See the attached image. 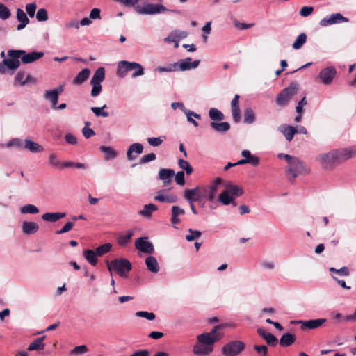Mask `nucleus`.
Returning <instances> with one entry per match:
<instances>
[{"label":"nucleus","instance_id":"obj_1","mask_svg":"<svg viewBox=\"0 0 356 356\" xmlns=\"http://www.w3.org/2000/svg\"><path fill=\"white\" fill-rule=\"evenodd\" d=\"M222 337L219 326L214 327L209 332L197 335V343L193 346V353L197 356H207L213 352L214 343Z\"/></svg>","mask_w":356,"mask_h":356},{"label":"nucleus","instance_id":"obj_2","mask_svg":"<svg viewBox=\"0 0 356 356\" xmlns=\"http://www.w3.org/2000/svg\"><path fill=\"white\" fill-rule=\"evenodd\" d=\"M24 50H9L8 58L0 63V74H5L8 70H15L20 66L19 58Z\"/></svg>","mask_w":356,"mask_h":356},{"label":"nucleus","instance_id":"obj_3","mask_svg":"<svg viewBox=\"0 0 356 356\" xmlns=\"http://www.w3.org/2000/svg\"><path fill=\"white\" fill-rule=\"evenodd\" d=\"M108 270L112 276V271H115L121 277H126L127 272L131 269V264L126 259H115L111 262L106 261Z\"/></svg>","mask_w":356,"mask_h":356},{"label":"nucleus","instance_id":"obj_4","mask_svg":"<svg viewBox=\"0 0 356 356\" xmlns=\"http://www.w3.org/2000/svg\"><path fill=\"white\" fill-rule=\"evenodd\" d=\"M300 88L299 83L292 82L289 86L284 88L277 96L276 103L278 106H284L287 105L291 97L298 93Z\"/></svg>","mask_w":356,"mask_h":356},{"label":"nucleus","instance_id":"obj_5","mask_svg":"<svg viewBox=\"0 0 356 356\" xmlns=\"http://www.w3.org/2000/svg\"><path fill=\"white\" fill-rule=\"evenodd\" d=\"M105 79V69L102 67H99L94 73L91 80L92 85L91 96L95 97L98 96L102 90L101 83Z\"/></svg>","mask_w":356,"mask_h":356},{"label":"nucleus","instance_id":"obj_6","mask_svg":"<svg viewBox=\"0 0 356 356\" xmlns=\"http://www.w3.org/2000/svg\"><path fill=\"white\" fill-rule=\"evenodd\" d=\"M309 170L306 168L304 163L298 158L296 157L288 163L286 172L291 175L295 179L298 175L302 173H307Z\"/></svg>","mask_w":356,"mask_h":356},{"label":"nucleus","instance_id":"obj_7","mask_svg":"<svg viewBox=\"0 0 356 356\" xmlns=\"http://www.w3.org/2000/svg\"><path fill=\"white\" fill-rule=\"evenodd\" d=\"M136 11L141 15H156L168 11V8L159 3H147L143 6H138Z\"/></svg>","mask_w":356,"mask_h":356},{"label":"nucleus","instance_id":"obj_8","mask_svg":"<svg viewBox=\"0 0 356 356\" xmlns=\"http://www.w3.org/2000/svg\"><path fill=\"white\" fill-rule=\"evenodd\" d=\"M245 348V343L241 341H232L226 343L222 348L225 356H235L240 354Z\"/></svg>","mask_w":356,"mask_h":356},{"label":"nucleus","instance_id":"obj_9","mask_svg":"<svg viewBox=\"0 0 356 356\" xmlns=\"http://www.w3.org/2000/svg\"><path fill=\"white\" fill-rule=\"evenodd\" d=\"M337 75L336 69L332 67H327L321 70L318 74V78L325 85H330Z\"/></svg>","mask_w":356,"mask_h":356},{"label":"nucleus","instance_id":"obj_10","mask_svg":"<svg viewBox=\"0 0 356 356\" xmlns=\"http://www.w3.org/2000/svg\"><path fill=\"white\" fill-rule=\"evenodd\" d=\"M200 62V60H195L192 62V59L189 57L185 59H181L179 61L175 63L176 72H183L191 69H195L199 65Z\"/></svg>","mask_w":356,"mask_h":356},{"label":"nucleus","instance_id":"obj_11","mask_svg":"<svg viewBox=\"0 0 356 356\" xmlns=\"http://www.w3.org/2000/svg\"><path fill=\"white\" fill-rule=\"evenodd\" d=\"M348 19L343 17L341 13H337L334 14H332L326 17L323 18L319 24L321 26H327L331 24L342 23V22H348Z\"/></svg>","mask_w":356,"mask_h":356},{"label":"nucleus","instance_id":"obj_12","mask_svg":"<svg viewBox=\"0 0 356 356\" xmlns=\"http://www.w3.org/2000/svg\"><path fill=\"white\" fill-rule=\"evenodd\" d=\"M135 246L137 250L144 253L152 254L154 252L152 243L147 241V237H140L135 241Z\"/></svg>","mask_w":356,"mask_h":356},{"label":"nucleus","instance_id":"obj_13","mask_svg":"<svg viewBox=\"0 0 356 356\" xmlns=\"http://www.w3.org/2000/svg\"><path fill=\"white\" fill-rule=\"evenodd\" d=\"M316 160L320 162L321 165L325 168H327L332 166L334 164H337V161L335 158V154L334 150L327 153L320 154L316 157Z\"/></svg>","mask_w":356,"mask_h":356},{"label":"nucleus","instance_id":"obj_14","mask_svg":"<svg viewBox=\"0 0 356 356\" xmlns=\"http://www.w3.org/2000/svg\"><path fill=\"white\" fill-rule=\"evenodd\" d=\"M135 66H138L136 62L121 60L118 64L117 75L120 78H124L127 72L134 70Z\"/></svg>","mask_w":356,"mask_h":356},{"label":"nucleus","instance_id":"obj_15","mask_svg":"<svg viewBox=\"0 0 356 356\" xmlns=\"http://www.w3.org/2000/svg\"><path fill=\"white\" fill-rule=\"evenodd\" d=\"M326 321V318H316L308 321L300 320L298 321L297 323L301 325V328L302 330L305 328L309 330H314L321 327L323 325V323H325Z\"/></svg>","mask_w":356,"mask_h":356},{"label":"nucleus","instance_id":"obj_16","mask_svg":"<svg viewBox=\"0 0 356 356\" xmlns=\"http://www.w3.org/2000/svg\"><path fill=\"white\" fill-rule=\"evenodd\" d=\"M154 200L160 202L175 203L177 201L178 197L176 195L165 193V190H160L154 197Z\"/></svg>","mask_w":356,"mask_h":356},{"label":"nucleus","instance_id":"obj_17","mask_svg":"<svg viewBox=\"0 0 356 356\" xmlns=\"http://www.w3.org/2000/svg\"><path fill=\"white\" fill-rule=\"evenodd\" d=\"M239 99L238 95H235L234 97L231 102L232 116L235 123H238L241 121V111L239 108Z\"/></svg>","mask_w":356,"mask_h":356},{"label":"nucleus","instance_id":"obj_18","mask_svg":"<svg viewBox=\"0 0 356 356\" xmlns=\"http://www.w3.org/2000/svg\"><path fill=\"white\" fill-rule=\"evenodd\" d=\"M184 198L188 202H199L200 203V188L197 186L184 191Z\"/></svg>","mask_w":356,"mask_h":356},{"label":"nucleus","instance_id":"obj_19","mask_svg":"<svg viewBox=\"0 0 356 356\" xmlns=\"http://www.w3.org/2000/svg\"><path fill=\"white\" fill-rule=\"evenodd\" d=\"M184 214L185 210L184 209L177 205L172 207L170 222L173 225L174 228L177 229L175 225L179 224L181 222L179 216H184Z\"/></svg>","mask_w":356,"mask_h":356},{"label":"nucleus","instance_id":"obj_20","mask_svg":"<svg viewBox=\"0 0 356 356\" xmlns=\"http://www.w3.org/2000/svg\"><path fill=\"white\" fill-rule=\"evenodd\" d=\"M280 131L285 137L287 141H291L294 135L298 133V129L288 124H281L278 127Z\"/></svg>","mask_w":356,"mask_h":356},{"label":"nucleus","instance_id":"obj_21","mask_svg":"<svg viewBox=\"0 0 356 356\" xmlns=\"http://www.w3.org/2000/svg\"><path fill=\"white\" fill-rule=\"evenodd\" d=\"M174 176L175 171L172 169L161 168L159 172V179L163 181L164 186L171 184Z\"/></svg>","mask_w":356,"mask_h":356},{"label":"nucleus","instance_id":"obj_22","mask_svg":"<svg viewBox=\"0 0 356 356\" xmlns=\"http://www.w3.org/2000/svg\"><path fill=\"white\" fill-rule=\"evenodd\" d=\"M335 154V158L337 163H340L350 159L353 155L354 152L350 149H341L334 150Z\"/></svg>","mask_w":356,"mask_h":356},{"label":"nucleus","instance_id":"obj_23","mask_svg":"<svg viewBox=\"0 0 356 356\" xmlns=\"http://www.w3.org/2000/svg\"><path fill=\"white\" fill-rule=\"evenodd\" d=\"M43 56H44V53L42 51L41 52L33 51V52H30V53H26L24 51V53L22 54L20 58L22 60V62L24 64H29V63H33L35 60L42 58Z\"/></svg>","mask_w":356,"mask_h":356},{"label":"nucleus","instance_id":"obj_24","mask_svg":"<svg viewBox=\"0 0 356 356\" xmlns=\"http://www.w3.org/2000/svg\"><path fill=\"white\" fill-rule=\"evenodd\" d=\"M257 333L269 346L274 347L277 344V339L273 334L266 331L264 329L258 328Z\"/></svg>","mask_w":356,"mask_h":356},{"label":"nucleus","instance_id":"obj_25","mask_svg":"<svg viewBox=\"0 0 356 356\" xmlns=\"http://www.w3.org/2000/svg\"><path fill=\"white\" fill-rule=\"evenodd\" d=\"M39 230V225L35 222L24 221L22 225V231L24 234L31 235L35 234Z\"/></svg>","mask_w":356,"mask_h":356},{"label":"nucleus","instance_id":"obj_26","mask_svg":"<svg viewBox=\"0 0 356 356\" xmlns=\"http://www.w3.org/2000/svg\"><path fill=\"white\" fill-rule=\"evenodd\" d=\"M143 146L142 144L138 143H135L131 145L127 152V157L129 161H134L136 159V156L133 155V152H135L137 154H140L143 153Z\"/></svg>","mask_w":356,"mask_h":356},{"label":"nucleus","instance_id":"obj_27","mask_svg":"<svg viewBox=\"0 0 356 356\" xmlns=\"http://www.w3.org/2000/svg\"><path fill=\"white\" fill-rule=\"evenodd\" d=\"M199 188H200V203L202 202V204H204V200H207L209 202L212 203L216 197L213 195V193L209 190V188L207 186H199Z\"/></svg>","mask_w":356,"mask_h":356},{"label":"nucleus","instance_id":"obj_28","mask_svg":"<svg viewBox=\"0 0 356 356\" xmlns=\"http://www.w3.org/2000/svg\"><path fill=\"white\" fill-rule=\"evenodd\" d=\"M15 84H19L20 86H24L29 83L33 82L35 83L34 78L31 75H27L26 78H24V72L22 71H19L15 77Z\"/></svg>","mask_w":356,"mask_h":356},{"label":"nucleus","instance_id":"obj_29","mask_svg":"<svg viewBox=\"0 0 356 356\" xmlns=\"http://www.w3.org/2000/svg\"><path fill=\"white\" fill-rule=\"evenodd\" d=\"M17 19L19 22V24L17 26V30L20 31L25 28V26L29 24V20L27 17L26 14L24 13L23 10L21 8L17 9Z\"/></svg>","mask_w":356,"mask_h":356},{"label":"nucleus","instance_id":"obj_30","mask_svg":"<svg viewBox=\"0 0 356 356\" xmlns=\"http://www.w3.org/2000/svg\"><path fill=\"white\" fill-rule=\"evenodd\" d=\"M90 70L88 68H84L80 71L78 74L73 79V84L81 85L83 84L90 76Z\"/></svg>","mask_w":356,"mask_h":356},{"label":"nucleus","instance_id":"obj_31","mask_svg":"<svg viewBox=\"0 0 356 356\" xmlns=\"http://www.w3.org/2000/svg\"><path fill=\"white\" fill-rule=\"evenodd\" d=\"M158 210L157 206L154 204H145L142 210L138 212V214L145 218H150L152 213Z\"/></svg>","mask_w":356,"mask_h":356},{"label":"nucleus","instance_id":"obj_32","mask_svg":"<svg viewBox=\"0 0 356 356\" xmlns=\"http://www.w3.org/2000/svg\"><path fill=\"white\" fill-rule=\"evenodd\" d=\"M241 155L245 160L247 164H250L253 166H257L259 163V158L251 154L249 150H243Z\"/></svg>","mask_w":356,"mask_h":356},{"label":"nucleus","instance_id":"obj_33","mask_svg":"<svg viewBox=\"0 0 356 356\" xmlns=\"http://www.w3.org/2000/svg\"><path fill=\"white\" fill-rule=\"evenodd\" d=\"M23 147L33 153L42 152L44 150L42 145L29 139L25 140Z\"/></svg>","mask_w":356,"mask_h":356},{"label":"nucleus","instance_id":"obj_34","mask_svg":"<svg viewBox=\"0 0 356 356\" xmlns=\"http://www.w3.org/2000/svg\"><path fill=\"white\" fill-rule=\"evenodd\" d=\"M45 336H42L41 337L37 338L33 342H31L28 346V350H42L45 344L44 343V340L45 339Z\"/></svg>","mask_w":356,"mask_h":356},{"label":"nucleus","instance_id":"obj_35","mask_svg":"<svg viewBox=\"0 0 356 356\" xmlns=\"http://www.w3.org/2000/svg\"><path fill=\"white\" fill-rule=\"evenodd\" d=\"M65 216V213H60V212L50 213V212H47V213H44L42 216V219L43 220H44V221H47V222H56L58 220L64 218Z\"/></svg>","mask_w":356,"mask_h":356},{"label":"nucleus","instance_id":"obj_36","mask_svg":"<svg viewBox=\"0 0 356 356\" xmlns=\"http://www.w3.org/2000/svg\"><path fill=\"white\" fill-rule=\"evenodd\" d=\"M225 188L227 191L232 197H234V199L237 197L242 195L243 193V190L242 188L239 187L237 185L232 184V183L227 184Z\"/></svg>","mask_w":356,"mask_h":356},{"label":"nucleus","instance_id":"obj_37","mask_svg":"<svg viewBox=\"0 0 356 356\" xmlns=\"http://www.w3.org/2000/svg\"><path fill=\"white\" fill-rule=\"evenodd\" d=\"M43 97L45 99L51 102L53 108H56V106H57L58 99L59 97L56 90H45Z\"/></svg>","mask_w":356,"mask_h":356},{"label":"nucleus","instance_id":"obj_38","mask_svg":"<svg viewBox=\"0 0 356 356\" xmlns=\"http://www.w3.org/2000/svg\"><path fill=\"white\" fill-rule=\"evenodd\" d=\"M145 264L148 270L152 273H156L159 270V264L155 257L149 256L145 259Z\"/></svg>","mask_w":356,"mask_h":356},{"label":"nucleus","instance_id":"obj_39","mask_svg":"<svg viewBox=\"0 0 356 356\" xmlns=\"http://www.w3.org/2000/svg\"><path fill=\"white\" fill-rule=\"evenodd\" d=\"M296 341V337L291 333L284 334L280 340V345L282 347H288L292 345Z\"/></svg>","mask_w":356,"mask_h":356},{"label":"nucleus","instance_id":"obj_40","mask_svg":"<svg viewBox=\"0 0 356 356\" xmlns=\"http://www.w3.org/2000/svg\"><path fill=\"white\" fill-rule=\"evenodd\" d=\"M83 257L86 261L92 266H95L97 264V254L95 250H86L83 251Z\"/></svg>","mask_w":356,"mask_h":356},{"label":"nucleus","instance_id":"obj_41","mask_svg":"<svg viewBox=\"0 0 356 356\" xmlns=\"http://www.w3.org/2000/svg\"><path fill=\"white\" fill-rule=\"evenodd\" d=\"M211 127L217 132L225 133L229 131L230 125L227 122H212L210 123Z\"/></svg>","mask_w":356,"mask_h":356},{"label":"nucleus","instance_id":"obj_42","mask_svg":"<svg viewBox=\"0 0 356 356\" xmlns=\"http://www.w3.org/2000/svg\"><path fill=\"white\" fill-rule=\"evenodd\" d=\"M234 197H232L227 190H224L220 193L218 197V201L223 205H229L234 200Z\"/></svg>","mask_w":356,"mask_h":356},{"label":"nucleus","instance_id":"obj_43","mask_svg":"<svg viewBox=\"0 0 356 356\" xmlns=\"http://www.w3.org/2000/svg\"><path fill=\"white\" fill-rule=\"evenodd\" d=\"M134 235V231L132 229L127 230L124 234H121L118 238V243L121 246L126 245Z\"/></svg>","mask_w":356,"mask_h":356},{"label":"nucleus","instance_id":"obj_44","mask_svg":"<svg viewBox=\"0 0 356 356\" xmlns=\"http://www.w3.org/2000/svg\"><path fill=\"white\" fill-rule=\"evenodd\" d=\"M48 164L53 167V168H60V169H63V162H60L56 154H50L49 156V159H48Z\"/></svg>","mask_w":356,"mask_h":356},{"label":"nucleus","instance_id":"obj_45","mask_svg":"<svg viewBox=\"0 0 356 356\" xmlns=\"http://www.w3.org/2000/svg\"><path fill=\"white\" fill-rule=\"evenodd\" d=\"M39 212L38 208L33 204H28L20 208V213L22 214H36Z\"/></svg>","mask_w":356,"mask_h":356},{"label":"nucleus","instance_id":"obj_46","mask_svg":"<svg viewBox=\"0 0 356 356\" xmlns=\"http://www.w3.org/2000/svg\"><path fill=\"white\" fill-rule=\"evenodd\" d=\"M255 120V114L253 110L248 108L244 111V123L252 124Z\"/></svg>","mask_w":356,"mask_h":356},{"label":"nucleus","instance_id":"obj_47","mask_svg":"<svg viewBox=\"0 0 356 356\" xmlns=\"http://www.w3.org/2000/svg\"><path fill=\"white\" fill-rule=\"evenodd\" d=\"M209 115L212 120L222 121L224 119L223 113L215 108H212L209 110Z\"/></svg>","mask_w":356,"mask_h":356},{"label":"nucleus","instance_id":"obj_48","mask_svg":"<svg viewBox=\"0 0 356 356\" xmlns=\"http://www.w3.org/2000/svg\"><path fill=\"white\" fill-rule=\"evenodd\" d=\"M111 248L112 245L110 243H106L97 247L95 251L98 257H102L108 253L111 250Z\"/></svg>","mask_w":356,"mask_h":356},{"label":"nucleus","instance_id":"obj_49","mask_svg":"<svg viewBox=\"0 0 356 356\" xmlns=\"http://www.w3.org/2000/svg\"><path fill=\"white\" fill-rule=\"evenodd\" d=\"M222 183V179L220 177L216 178L209 185L207 186L209 190L213 193L216 197L219 186Z\"/></svg>","mask_w":356,"mask_h":356},{"label":"nucleus","instance_id":"obj_50","mask_svg":"<svg viewBox=\"0 0 356 356\" xmlns=\"http://www.w3.org/2000/svg\"><path fill=\"white\" fill-rule=\"evenodd\" d=\"M307 35L305 33H300L293 44V48L299 49L306 42Z\"/></svg>","mask_w":356,"mask_h":356},{"label":"nucleus","instance_id":"obj_51","mask_svg":"<svg viewBox=\"0 0 356 356\" xmlns=\"http://www.w3.org/2000/svg\"><path fill=\"white\" fill-rule=\"evenodd\" d=\"M99 149L106 154V160L114 159L117 156L116 152L111 147L101 146Z\"/></svg>","mask_w":356,"mask_h":356},{"label":"nucleus","instance_id":"obj_52","mask_svg":"<svg viewBox=\"0 0 356 356\" xmlns=\"http://www.w3.org/2000/svg\"><path fill=\"white\" fill-rule=\"evenodd\" d=\"M105 108H106V104L102 107H92L91 111L97 117L107 118L108 117L109 114L108 112L104 111Z\"/></svg>","mask_w":356,"mask_h":356},{"label":"nucleus","instance_id":"obj_53","mask_svg":"<svg viewBox=\"0 0 356 356\" xmlns=\"http://www.w3.org/2000/svg\"><path fill=\"white\" fill-rule=\"evenodd\" d=\"M11 15L10 9L3 3H0V19L2 20L8 19Z\"/></svg>","mask_w":356,"mask_h":356},{"label":"nucleus","instance_id":"obj_54","mask_svg":"<svg viewBox=\"0 0 356 356\" xmlns=\"http://www.w3.org/2000/svg\"><path fill=\"white\" fill-rule=\"evenodd\" d=\"M178 164L179 168L185 170L187 175H190L193 172V168L187 161L179 159L178 161Z\"/></svg>","mask_w":356,"mask_h":356},{"label":"nucleus","instance_id":"obj_55","mask_svg":"<svg viewBox=\"0 0 356 356\" xmlns=\"http://www.w3.org/2000/svg\"><path fill=\"white\" fill-rule=\"evenodd\" d=\"M188 233L189 234L186 236V239L188 241H194L195 239H197L202 235V232L200 231L194 230V229H188Z\"/></svg>","mask_w":356,"mask_h":356},{"label":"nucleus","instance_id":"obj_56","mask_svg":"<svg viewBox=\"0 0 356 356\" xmlns=\"http://www.w3.org/2000/svg\"><path fill=\"white\" fill-rule=\"evenodd\" d=\"M155 70L160 73L176 72L175 63H170L165 67L159 66L155 69Z\"/></svg>","mask_w":356,"mask_h":356},{"label":"nucleus","instance_id":"obj_57","mask_svg":"<svg viewBox=\"0 0 356 356\" xmlns=\"http://www.w3.org/2000/svg\"><path fill=\"white\" fill-rule=\"evenodd\" d=\"M36 19L38 22H45L48 19L47 11L44 8H40L36 13Z\"/></svg>","mask_w":356,"mask_h":356},{"label":"nucleus","instance_id":"obj_58","mask_svg":"<svg viewBox=\"0 0 356 356\" xmlns=\"http://www.w3.org/2000/svg\"><path fill=\"white\" fill-rule=\"evenodd\" d=\"M63 168L73 167V168H79V169H85L87 167L85 163H75V162H72V161L63 162Z\"/></svg>","mask_w":356,"mask_h":356},{"label":"nucleus","instance_id":"obj_59","mask_svg":"<svg viewBox=\"0 0 356 356\" xmlns=\"http://www.w3.org/2000/svg\"><path fill=\"white\" fill-rule=\"evenodd\" d=\"M136 316L138 317L145 318L149 321H153L156 316L152 312H148L146 311H139L136 313Z\"/></svg>","mask_w":356,"mask_h":356},{"label":"nucleus","instance_id":"obj_60","mask_svg":"<svg viewBox=\"0 0 356 356\" xmlns=\"http://www.w3.org/2000/svg\"><path fill=\"white\" fill-rule=\"evenodd\" d=\"M156 159V155L154 153H149L148 154L143 156L140 159V164H145Z\"/></svg>","mask_w":356,"mask_h":356},{"label":"nucleus","instance_id":"obj_61","mask_svg":"<svg viewBox=\"0 0 356 356\" xmlns=\"http://www.w3.org/2000/svg\"><path fill=\"white\" fill-rule=\"evenodd\" d=\"M88 125H90V122H86V126L82 129L83 135L86 138H89L95 134L92 129L87 127Z\"/></svg>","mask_w":356,"mask_h":356},{"label":"nucleus","instance_id":"obj_62","mask_svg":"<svg viewBox=\"0 0 356 356\" xmlns=\"http://www.w3.org/2000/svg\"><path fill=\"white\" fill-rule=\"evenodd\" d=\"M163 140L161 137H151L147 138L148 143L152 147H158L162 144Z\"/></svg>","mask_w":356,"mask_h":356},{"label":"nucleus","instance_id":"obj_63","mask_svg":"<svg viewBox=\"0 0 356 356\" xmlns=\"http://www.w3.org/2000/svg\"><path fill=\"white\" fill-rule=\"evenodd\" d=\"M37 8L35 3H28L26 6V10L30 17H33Z\"/></svg>","mask_w":356,"mask_h":356},{"label":"nucleus","instance_id":"obj_64","mask_svg":"<svg viewBox=\"0 0 356 356\" xmlns=\"http://www.w3.org/2000/svg\"><path fill=\"white\" fill-rule=\"evenodd\" d=\"M253 348L258 354L261 355V356H267L268 348L266 346L254 345Z\"/></svg>","mask_w":356,"mask_h":356}]
</instances>
